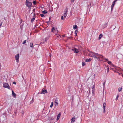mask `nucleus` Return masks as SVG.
Returning <instances> with one entry per match:
<instances>
[{"label":"nucleus","instance_id":"obj_13","mask_svg":"<svg viewBox=\"0 0 123 123\" xmlns=\"http://www.w3.org/2000/svg\"><path fill=\"white\" fill-rule=\"evenodd\" d=\"M111 66L113 67H114L115 68V69H117V67L115 66L114 65H113V64H111Z\"/></svg>","mask_w":123,"mask_h":123},{"label":"nucleus","instance_id":"obj_32","mask_svg":"<svg viewBox=\"0 0 123 123\" xmlns=\"http://www.w3.org/2000/svg\"><path fill=\"white\" fill-rule=\"evenodd\" d=\"M26 42V40H25L22 43V44H24Z\"/></svg>","mask_w":123,"mask_h":123},{"label":"nucleus","instance_id":"obj_28","mask_svg":"<svg viewBox=\"0 0 123 123\" xmlns=\"http://www.w3.org/2000/svg\"><path fill=\"white\" fill-rule=\"evenodd\" d=\"M40 16L42 17H44L43 14H40Z\"/></svg>","mask_w":123,"mask_h":123},{"label":"nucleus","instance_id":"obj_25","mask_svg":"<svg viewBox=\"0 0 123 123\" xmlns=\"http://www.w3.org/2000/svg\"><path fill=\"white\" fill-rule=\"evenodd\" d=\"M35 18H32L31 19V22L32 23L35 20Z\"/></svg>","mask_w":123,"mask_h":123},{"label":"nucleus","instance_id":"obj_29","mask_svg":"<svg viewBox=\"0 0 123 123\" xmlns=\"http://www.w3.org/2000/svg\"><path fill=\"white\" fill-rule=\"evenodd\" d=\"M118 97H119V95H118V94L117 95L116 98V100H117L118 99Z\"/></svg>","mask_w":123,"mask_h":123},{"label":"nucleus","instance_id":"obj_14","mask_svg":"<svg viewBox=\"0 0 123 123\" xmlns=\"http://www.w3.org/2000/svg\"><path fill=\"white\" fill-rule=\"evenodd\" d=\"M51 32H54L55 31V28L54 27H53L51 30Z\"/></svg>","mask_w":123,"mask_h":123},{"label":"nucleus","instance_id":"obj_20","mask_svg":"<svg viewBox=\"0 0 123 123\" xmlns=\"http://www.w3.org/2000/svg\"><path fill=\"white\" fill-rule=\"evenodd\" d=\"M103 37V35L102 34H100L99 36V39H101V38L102 37Z\"/></svg>","mask_w":123,"mask_h":123},{"label":"nucleus","instance_id":"obj_46","mask_svg":"<svg viewBox=\"0 0 123 123\" xmlns=\"http://www.w3.org/2000/svg\"><path fill=\"white\" fill-rule=\"evenodd\" d=\"M28 2V1H27V0H26V3L27 2Z\"/></svg>","mask_w":123,"mask_h":123},{"label":"nucleus","instance_id":"obj_10","mask_svg":"<svg viewBox=\"0 0 123 123\" xmlns=\"http://www.w3.org/2000/svg\"><path fill=\"white\" fill-rule=\"evenodd\" d=\"M105 62L106 61H107V63L110 65H111V61H109L107 59L105 58Z\"/></svg>","mask_w":123,"mask_h":123},{"label":"nucleus","instance_id":"obj_7","mask_svg":"<svg viewBox=\"0 0 123 123\" xmlns=\"http://www.w3.org/2000/svg\"><path fill=\"white\" fill-rule=\"evenodd\" d=\"M106 106V104L105 103V102L104 103L103 105V108L104 109V111L103 112L104 113L105 112V107Z\"/></svg>","mask_w":123,"mask_h":123},{"label":"nucleus","instance_id":"obj_48","mask_svg":"<svg viewBox=\"0 0 123 123\" xmlns=\"http://www.w3.org/2000/svg\"><path fill=\"white\" fill-rule=\"evenodd\" d=\"M113 68H111V69H112V70H113Z\"/></svg>","mask_w":123,"mask_h":123},{"label":"nucleus","instance_id":"obj_18","mask_svg":"<svg viewBox=\"0 0 123 123\" xmlns=\"http://www.w3.org/2000/svg\"><path fill=\"white\" fill-rule=\"evenodd\" d=\"M122 87H120L118 89V91L119 92H120L122 90Z\"/></svg>","mask_w":123,"mask_h":123},{"label":"nucleus","instance_id":"obj_12","mask_svg":"<svg viewBox=\"0 0 123 123\" xmlns=\"http://www.w3.org/2000/svg\"><path fill=\"white\" fill-rule=\"evenodd\" d=\"M75 120V117H73L71 119V123L74 122Z\"/></svg>","mask_w":123,"mask_h":123},{"label":"nucleus","instance_id":"obj_31","mask_svg":"<svg viewBox=\"0 0 123 123\" xmlns=\"http://www.w3.org/2000/svg\"><path fill=\"white\" fill-rule=\"evenodd\" d=\"M33 3L34 5H35L36 3V1H33Z\"/></svg>","mask_w":123,"mask_h":123},{"label":"nucleus","instance_id":"obj_39","mask_svg":"<svg viewBox=\"0 0 123 123\" xmlns=\"http://www.w3.org/2000/svg\"><path fill=\"white\" fill-rule=\"evenodd\" d=\"M117 0H115L114 1H113V2H114L115 3L116 2Z\"/></svg>","mask_w":123,"mask_h":123},{"label":"nucleus","instance_id":"obj_26","mask_svg":"<svg viewBox=\"0 0 123 123\" xmlns=\"http://www.w3.org/2000/svg\"><path fill=\"white\" fill-rule=\"evenodd\" d=\"M106 69L107 70V73H108L109 71V68L108 67H107Z\"/></svg>","mask_w":123,"mask_h":123},{"label":"nucleus","instance_id":"obj_22","mask_svg":"<svg viewBox=\"0 0 123 123\" xmlns=\"http://www.w3.org/2000/svg\"><path fill=\"white\" fill-rule=\"evenodd\" d=\"M73 27L74 29H75L77 28V26L76 25H73Z\"/></svg>","mask_w":123,"mask_h":123},{"label":"nucleus","instance_id":"obj_43","mask_svg":"<svg viewBox=\"0 0 123 123\" xmlns=\"http://www.w3.org/2000/svg\"><path fill=\"white\" fill-rule=\"evenodd\" d=\"M121 74L122 75V76L123 77V74Z\"/></svg>","mask_w":123,"mask_h":123},{"label":"nucleus","instance_id":"obj_33","mask_svg":"<svg viewBox=\"0 0 123 123\" xmlns=\"http://www.w3.org/2000/svg\"><path fill=\"white\" fill-rule=\"evenodd\" d=\"M77 30H76L75 31V33L76 34V35L77 33Z\"/></svg>","mask_w":123,"mask_h":123},{"label":"nucleus","instance_id":"obj_38","mask_svg":"<svg viewBox=\"0 0 123 123\" xmlns=\"http://www.w3.org/2000/svg\"><path fill=\"white\" fill-rule=\"evenodd\" d=\"M2 22H1V23L0 24V26L2 25Z\"/></svg>","mask_w":123,"mask_h":123},{"label":"nucleus","instance_id":"obj_19","mask_svg":"<svg viewBox=\"0 0 123 123\" xmlns=\"http://www.w3.org/2000/svg\"><path fill=\"white\" fill-rule=\"evenodd\" d=\"M64 18H65L67 16V13L65 12L63 15Z\"/></svg>","mask_w":123,"mask_h":123},{"label":"nucleus","instance_id":"obj_2","mask_svg":"<svg viewBox=\"0 0 123 123\" xmlns=\"http://www.w3.org/2000/svg\"><path fill=\"white\" fill-rule=\"evenodd\" d=\"M3 87H4L7 88L8 89H10V87L7 83H4Z\"/></svg>","mask_w":123,"mask_h":123},{"label":"nucleus","instance_id":"obj_37","mask_svg":"<svg viewBox=\"0 0 123 123\" xmlns=\"http://www.w3.org/2000/svg\"><path fill=\"white\" fill-rule=\"evenodd\" d=\"M13 84L16 85V83L15 82H13Z\"/></svg>","mask_w":123,"mask_h":123},{"label":"nucleus","instance_id":"obj_6","mask_svg":"<svg viewBox=\"0 0 123 123\" xmlns=\"http://www.w3.org/2000/svg\"><path fill=\"white\" fill-rule=\"evenodd\" d=\"M72 50L74 51V53H78L79 51L78 49L75 48L72 49Z\"/></svg>","mask_w":123,"mask_h":123},{"label":"nucleus","instance_id":"obj_9","mask_svg":"<svg viewBox=\"0 0 123 123\" xmlns=\"http://www.w3.org/2000/svg\"><path fill=\"white\" fill-rule=\"evenodd\" d=\"M42 92L41 93L45 94V93H47V91L46 90H44L43 89H42Z\"/></svg>","mask_w":123,"mask_h":123},{"label":"nucleus","instance_id":"obj_50","mask_svg":"<svg viewBox=\"0 0 123 123\" xmlns=\"http://www.w3.org/2000/svg\"><path fill=\"white\" fill-rule=\"evenodd\" d=\"M90 90H89V93L90 92Z\"/></svg>","mask_w":123,"mask_h":123},{"label":"nucleus","instance_id":"obj_40","mask_svg":"<svg viewBox=\"0 0 123 123\" xmlns=\"http://www.w3.org/2000/svg\"><path fill=\"white\" fill-rule=\"evenodd\" d=\"M93 87L92 88V89H94V86H93Z\"/></svg>","mask_w":123,"mask_h":123},{"label":"nucleus","instance_id":"obj_11","mask_svg":"<svg viewBox=\"0 0 123 123\" xmlns=\"http://www.w3.org/2000/svg\"><path fill=\"white\" fill-rule=\"evenodd\" d=\"M61 113H59L58 115L57 118L56 119L57 121L59 119V118L61 116Z\"/></svg>","mask_w":123,"mask_h":123},{"label":"nucleus","instance_id":"obj_4","mask_svg":"<svg viewBox=\"0 0 123 123\" xmlns=\"http://www.w3.org/2000/svg\"><path fill=\"white\" fill-rule=\"evenodd\" d=\"M25 4L26 6L29 8L31 7L32 4L31 2H26Z\"/></svg>","mask_w":123,"mask_h":123},{"label":"nucleus","instance_id":"obj_42","mask_svg":"<svg viewBox=\"0 0 123 123\" xmlns=\"http://www.w3.org/2000/svg\"><path fill=\"white\" fill-rule=\"evenodd\" d=\"M105 83H103V85H104V86L105 85Z\"/></svg>","mask_w":123,"mask_h":123},{"label":"nucleus","instance_id":"obj_24","mask_svg":"<svg viewBox=\"0 0 123 123\" xmlns=\"http://www.w3.org/2000/svg\"><path fill=\"white\" fill-rule=\"evenodd\" d=\"M68 11V8H66L64 12H66V13H67V12Z\"/></svg>","mask_w":123,"mask_h":123},{"label":"nucleus","instance_id":"obj_41","mask_svg":"<svg viewBox=\"0 0 123 123\" xmlns=\"http://www.w3.org/2000/svg\"><path fill=\"white\" fill-rule=\"evenodd\" d=\"M57 37H60V35H58V36H57Z\"/></svg>","mask_w":123,"mask_h":123},{"label":"nucleus","instance_id":"obj_5","mask_svg":"<svg viewBox=\"0 0 123 123\" xmlns=\"http://www.w3.org/2000/svg\"><path fill=\"white\" fill-rule=\"evenodd\" d=\"M15 58L16 62H18L19 58V54H17L16 55Z\"/></svg>","mask_w":123,"mask_h":123},{"label":"nucleus","instance_id":"obj_44","mask_svg":"<svg viewBox=\"0 0 123 123\" xmlns=\"http://www.w3.org/2000/svg\"><path fill=\"white\" fill-rule=\"evenodd\" d=\"M14 113L15 114H16V112L15 111Z\"/></svg>","mask_w":123,"mask_h":123},{"label":"nucleus","instance_id":"obj_36","mask_svg":"<svg viewBox=\"0 0 123 123\" xmlns=\"http://www.w3.org/2000/svg\"><path fill=\"white\" fill-rule=\"evenodd\" d=\"M71 2H74V0H71Z\"/></svg>","mask_w":123,"mask_h":123},{"label":"nucleus","instance_id":"obj_47","mask_svg":"<svg viewBox=\"0 0 123 123\" xmlns=\"http://www.w3.org/2000/svg\"><path fill=\"white\" fill-rule=\"evenodd\" d=\"M51 55L50 54V55H49V56H50V57H51Z\"/></svg>","mask_w":123,"mask_h":123},{"label":"nucleus","instance_id":"obj_49","mask_svg":"<svg viewBox=\"0 0 123 123\" xmlns=\"http://www.w3.org/2000/svg\"><path fill=\"white\" fill-rule=\"evenodd\" d=\"M50 17L49 18V20L50 19Z\"/></svg>","mask_w":123,"mask_h":123},{"label":"nucleus","instance_id":"obj_15","mask_svg":"<svg viewBox=\"0 0 123 123\" xmlns=\"http://www.w3.org/2000/svg\"><path fill=\"white\" fill-rule=\"evenodd\" d=\"M91 59L90 58L89 59H86V60L85 61L87 62H89L91 60Z\"/></svg>","mask_w":123,"mask_h":123},{"label":"nucleus","instance_id":"obj_1","mask_svg":"<svg viewBox=\"0 0 123 123\" xmlns=\"http://www.w3.org/2000/svg\"><path fill=\"white\" fill-rule=\"evenodd\" d=\"M89 56L91 57L95 58L98 60V58H99V57H98L99 54L90 51H89Z\"/></svg>","mask_w":123,"mask_h":123},{"label":"nucleus","instance_id":"obj_51","mask_svg":"<svg viewBox=\"0 0 123 123\" xmlns=\"http://www.w3.org/2000/svg\"><path fill=\"white\" fill-rule=\"evenodd\" d=\"M9 110L8 111V112H9Z\"/></svg>","mask_w":123,"mask_h":123},{"label":"nucleus","instance_id":"obj_45","mask_svg":"<svg viewBox=\"0 0 123 123\" xmlns=\"http://www.w3.org/2000/svg\"><path fill=\"white\" fill-rule=\"evenodd\" d=\"M119 75H120V74L119 73H118Z\"/></svg>","mask_w":123,"mask_h":123},{"label":"nucleus","instance_id":"obj_34","mask_svg":"<svg viewBox=\"0 0 123 123\" xmlns=\"http://www.w3.org/2000/svg\"><path fill=\"white\" fill-rule=\"evenodd\" d=\"M61 19L62 20H63L64 19L63 17V16H61Z\"/></svg>","mask_w":123,"mask_h":123},{"label":"nucleus","instance_id":"obj_30","mask_svg":"<svg viewBox=\"0 0 123 123\" xmlns=\"http://www.w3.org/2000/svg\"><path fill=\"white\" fill-rule=\"evenodd\" d=\"M53 102H51V104L50 106V107H52V106H53Z\"/></svg>","mask_w":123,"mask_h":123},{"label":"nucleus","instance_id":"obj_16","mask_svg":"<svg viewBox=\"0 0 123 123\" xmlns=\"http://www.w3.org/2000/svg\"><path fill=\"white\" fill-rule=\"evenodd\" d=\"M115 3L114 2H113L112 5L111 6V10H112V9L113 7H114V5L115 4Z\"/></svg>","mask_w":123,"mask_h":123},{"label":"nucleus","instance_id":"obj_8","mask_svg":"<svg viewBox=\"0 0 123 123\" xmlns=\"http://www.w3.org/2000/svg\"><path fill=\"white\" fill-rule=\"evenodd\" d=\"M57 99L56 98L55 101V106H57L58 105V104L57 103Z\"/></svg>","mask_w":123,"mask_h":123},{"label":"nucleus","instance_id":"obj_35","mask_svg":"<svg viewBox=\"0 0 123 123\" xmlns=\"http://www.w3.org/2000/svg\"><path fill=\"white\" fill-rule=\"evenodd\" d=\"M94 89H92V93H93V92H94Z\"/></svg>","mask_w":123,"mask_h":123},{"label":"nucleus","instance_id":"obj_3","mask_svg":"<svg viewBox=\"0 0 123 123\" xmlns=\"http://www.w3.org/2000/svg\"><path fill=\"white\" fill-rule=\"evenodd\" d=\"M98 57H99V58H98V60H100V58L101 59V60H105V58L104 56L101 55L99 54V55H98Z\"/></svg>","mask_w":123,"mask_h":123},{"label":"nucleus","instance_id":"obj_27","mask_svg":"<svg viewBox=\"0 0 123 123\" xmlns=\"http://www.w3.org/2000/svg\"><path fill=\"white\" fill-rule=\"evenodd\" d=\"M86 65L85 62H83L82 63V65L83 66H84Z\"/></svg>","mask_w":123,"mask_h":123},{"label":"nucleus","instance_id":"obj_23","mask_svg":"<svg viewBox=\"0 0 123 123\" xmlns=\"http://www.w3.org/2000/svg\"><path fill=\"white\" fill-rule=\"evenodd\" d=\"M42 13L44 14L47 13V12L46 11H43Z\"/></svg>","mask_w":123,"mask_h":123},{"label":"nucleus","instance_id":"obj_17","mask_svg":"<svg viewBox=\"0 0 123 123\" xmlns=\"http://www.w3.org/2000/svg\"><path fill=\"white\" fill-rule=\"evenodd\" d=\"M12 95L14 97L16 95V94L13 91H12Z\"/></svg>","mask_w":123,"mask_h":123},{"label":"nucleus","instance_id":"obj_21","mask_svg":"<svg viewBox=\"0 0 123 123\" xmlns=\"http://www.w3.org/2000/svg\"><path fill=\"white\" fill-rule=\"evenodd\" d=\"M30 46L32 48H33L34 47V46H33V43H30Z\"/></svg>","mask_w":123,"mask_h":123}]
</instances>
